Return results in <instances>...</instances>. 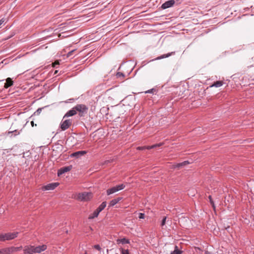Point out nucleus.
<instances>
[{
	"instance_id": "1",
	"label": "nucleus",
	"mask_w": 254,
	"mask_h": 254,
	"mask_svg": "<svg viewBox=\"0 0 254 254\" xmlns=\"http://www.w3.org/2000/svg\"><path fill=\"white\" fill-rule=\"evenodd\" d=\"M92 197V193L91 192H87L76 193L74 196L75 199L81 201H88L90 200Z\"/></svg>"
},
{
	"instance_id": "2",
	"label": "nucleus",
	"mask_w": 254,
	"mask_h": 254,
	"mask_svg": "<svg viewBox=\"0 0 254 254\" xmlns=\"http://www.w3.org/2000/svg\"><path fill=\"white\" fill-rule=\"evenodd\" d=\"M75 107L76 112H78V115L80 117H83L87 113L88 108L83 104H77Z\"/></svg>"
},
{
	"instance_id": "3",
	"label": "nucleus",
	"mask_w": 254,
	"mask_h": 254,
	"mask_svg": "<svg viewBox=\"0 0 254 254\" xmlns=\"http://www.w3.org/2000/svg\"><path fill=\"white\" fill-rule=\"evenodd\" d=\"M18 234V232L0 234V241H5L6 240H11L14 239L17 237Z\"/></svg>"
},
{
	"instance_id": "4",
	"label": "nucleus",
	"mask_w": 254,
	"mask_h": 254,
	"mask_svg": "<svg viewBox=\"0 0 254 254\" xmlns=\"http://www.w3.org/2000/svg\"><path fill=\"white\" fill-rule=\"evenodd\" d=\"M106 206V202L105 201L103 202L100 206L94 211V212L89 216V219H93L97 217L99 213L103 210Z\"/></svg>"
},
{
	"instance_id": "5",
	"label": "nucleus",
	"mask_w": 254,
	"mask_h": 254,
	"mask_svg": "<svg viewBox=\"0 0 254 254\" xmlns=\"http://www.w3.org/2000/svg\"><path fill=\"white\" fill-rule=\"evenodd\" d=\"M72 121L70 119L62 120L61 123V128L62 130H65L67 129L71 125Z\"/></svg>"
},
{
	"instance_id": "6",
	"label": "nucleus",
	"mask_w": 254,
	"mask_h": 254,
	"mask_svg": "<svg viewBox=\"0 0 254 254\" xmlns=\"http://www.w3.org/2000/svg\"><path fill=\"white\" fill-rule=\"evenodd\" d=\"M59 185V183H52L49 184L43 187L44 190H53Z\"/></svg>"
},
{
	"instance_id": "7",
	"label": "nucleus",
	"mask_w": 254,
	"mask_h": 254,
	"mask_svg": "<svg viewBox=\"0 0 254 254\" xmlns=\"http://www.w3.org/2000/svg\"><path fill=\"white\" fill-rule=\"evenodd\" d=\"M175 3V1L174 0H169L163 3L161 7L163 9H165L173 6Z\"/></svg>"
},
{
	"instance_id": "8",
	"label": "nucleus",
	"mask_w": 254,
	"mask_h": 254,
	"mask_svg": "<svg viewBox=\"0 0 254 254\" xmlns=\"http://www.w3.org/2000/svg\"><path fill=\"white\" fill-rule=\"evenodd\" d=\"M71 166L64 167L61 168L58 171V176H60L62 174L69 171L71 169Z\"/></svg>"
},
{
	"instance_id": "9",
	"label": "nucleus",
	"mask_w": 254,
	"mask_h": 254,
	"mask_svg": "<svg viewBox=\"0 0 254 254\" xmlns=\"http://www.w3.org/2000/svg\"><path fill=\"white\" fill-rule=\"evenodd\" d=\"M24 253L27 254H33L34 252V246H27L24 247Z\"/></svg>"
},
{
	"instance_id": "10",
	"label": "nucleus",
	"mask_w": 254,
	"mask_h": 254,
	"mask_svg": "<svg viewBox=\"0 0 254 254\" xmlns=\"http://www.w3.org/2000/svg\"><path fill=\"white\" fill-rule=\"evenodd\" d=\"M46 249H47V246L45 245H43L42 246L34 247V252H35V253H40L46 250Z\"/></svg>"
},
{
	"instance_id": "11",
	"label": "nucleus",
	"mask_w": 254,
	"mask_h": 254,
	"mask_svg": "<svg viewBox=\"0 0 254 254\" xmlns=\"http://www.w3.org/2000/svg\"><path fill=\"white\" fill-rule=\"evenodd\" d=\"M86 153L85 151H79L74 152L70 154V157H75L78 158L79 157L84 155Z\"/></svg>"
},
{
	"instance_id": "12",
	"label": "nucleus",
	"mask_w": 254,
	"mask_h": 254,
	"mask_svg": "<svg viewBox=\"0 0 254 254\" xmlns=\"http://www.w3.org/2000/svg\"><path fill=\"white\" fill-rule=\"evenodd\" d=\"M161 145H162V143H158V144H154V145H151V146L138 147L137 148V150H143V149H150L156 148L157 147L160 146Z\"/></svg>"
},
{
	"instance_id": "13",
	"label": "nucleus",
	"mask_w": 254,
	"mask_h": 254,
	"mask_svg": "<svg viewBox=\"0 0 254 254\" xmlns=\"http://www.w3.org/2000/svg\"><path fill=\"white\" fill-rule=\"evenodd\" d=\"M15 248H7L0 250V254H10Z\"/></svg>"
},
{
	"instance_id": "14",
	"label": "nucleus",
	"mask_w": 254,
	"mask_h": 254,
	"mask_svg": "<svg viewBox=\"0 0 254 254\" xmlns=\"http://www.w3.org/2000/svg\"><path fill=\"white\" fill-rule=\"evenodd\" d=\"M76 114V111L75 109V107H73L71 110L66 112L65 115L64 117V118L65 117H69L72 116H74Z\"/></svg>"
},
{
	"instance_id": "15",
	"label": "nucleus",
	"mask_w": 254,
	"mask_h": 254,
	"mask_svg": "<svg viewBox=\"0 0 254 254\" xmlns=\"http://www.w3.org/2000/svg\"><path fill=\"white\" fill-rule=\"evenodd\" d=\"M13 84V81L12 80L11 78L8 77L6 79V82L4 84V87L6 89L8 88V87L12 86Z\"/></svg>"
},
{
	"instance_id": "16",
	"label": "nucleus",
	"mask_w": 254,
	"mask_h": 254,
	"mask_svg": "<svg viewBox=\"0 0 254 254\" xmlns=\"http://www.w3.org/2000/svg\"><path fill=\"white\" fill-rule=\"evenodd\" d=\"M122 197H117L116 198H115L113 200H112L109 204L110 206H113L115 205H116L117 203H118L121 200H122Z\"/></svg>"
},
{
	"instance_id": "17",
	"label": "nucleus",
	"mask_w": 254,
	"mask_h": 254,
	"mask_svg": "<svg viewBox=\"0 0 254 254\" xmlns=\"http://www.w3.org/2000/svg\"><path fill=\"white\" fill-rule=\"evenodd\" d=\"M174 54H175V52H171V53H168L167 54H164V55H161V56L158 57L155 60H161L162 59L168 58Z\"/></svg>"
},
{
	"instance_id": "18",
	"label": "nucleus",
	"mask_w": 254,
	"mask_h": 254,
	"mask_svg": "<svg viewBox=\"0 0 254 254\" xmlns=\"http://www.w3.org/2000/svg\"><path fill=\"white\" fill-rule=\"evenodd\" d=\"M117 243L119 244H129L130 243L129 240L128 239H127L125 238H124L123 239H118L117 240Z\"/></svg>"
},
{
	"instance_id": "19",
	"label": "nucleus",
	"mask_w": 254,
	"mask_h": 254,
	"mask_svg": "<svg viewBox=\"0 0 254 254\" xmlns=\"http://www.w3.org/2000/svg\"><path fill=\"white\" fill-rule=\"evenodd\" d=\"M117 191L118 189H116V187H114L107 190V194L109 195Z\"/></svg>"
},
{
	"instance_id": "20",
	"label": "nucleus",
	"mask_w": 254,
	"mask_h": 254,
	"mask_svg": "<svg viewBox=\"0 0 254 254\" xmlns=\"http://www.w3.org/2000/svg\"><path fill=\"white\" fill-rule=\"evenodd\" d=\"M223 81H217L214 82L210 87H219L223 85Z\"/></svg>"
},
{
	"instance_id": "21",
	"label": "nucleus",
	"mask_w": 254,
	"mask_h": 254,
	"mask_svg": "<svg viewBox=\"0 0 254 254\" xmlns=\"http://www.w3.org/2000/svg\"><path fill=\"white\" fill-rule=\"evenodd\" d=\"M190 164V162L188 161H184L183 162L177 164L176 166V167L180 168L183 166H185V165H186L187 164Z\"/></svg>"
},
{
	"instance_id": "22",
	"label": "nucleus",
	"mask_w": 254,
	"mask_h": 254,
	"mask_svg": "<svg viewBox=\"0 0 254 254\" xmlns=\"http://www.w3.org/2000/svg\"><path fill=\"white\" fill-rule=\"evenodd\" d=\"M190 164V162L188 161H184L183 162L177 164L176 166V167L180 168L183 166H185V165H186L187 164Z\"/></svg>"
},
{
	"instance_id": "23",
	"label": "nucleus",
	"mask_w": 254,
	"mask_h": 254,
	"mask_svg": "<svg viewBox=\"0 0 254 254\" xmlns=\"http://www.w3.org/2000/svg\"><path fill=\"white\" fill-rule=\"evenodd\" d=\"M181 253H182V251H180L178 249V247L177 246H176L175 247L174 251L172 252L171 253V254H181Z\"/></svg>"
},
{
	"instance_id": "24",
	"label": "nucleus",
	"mask_w": 254,
	"mask_h": 254,
	"mask_svg": "<svg viewBox=\"0 0 254 254\" xmlns=\"http://www.w3.org/2000/svg\"><path fill=\"white\" fill-rule=\"evenodd\" d=\"M116 189H118V191L123 190L125 188V185L124 184H121L115 186Z\"/></svg>"
},
{
	"instance_id": "25",
	"label": "nucleus",
	"mask_w": 254,
	"mask_h": 254,
	"mask_svg": "<svg viewBox=\"0 0 254 254\" xmlns=\"http://www.w3.org/2000/svg\"><path fill=\"white\" fill-rule=\"evenodd\" d=\"M12 133H15L14 135L16 136V135L19 134L20 133V132L17 131V130H13V131H8L7 134H9Z\"/></svg>"
},
{
	"instance_id": "26",
	"label": "nucleus",
	"mask_w": 254,
	"mask_h": 254,
	"mask_svg": "<svg viewBox=\"0 0 254 254\" xmlns=\"http://www.w3.org/2000/svg\"><path fill=\"white\" fill-rule=\"evenodd\" d=\"M166 219H167V217L165 216L163 217V218L162 220V222H161V226L162 227L164 226L165 225L166 222Z\"/></svg>"
},
{
	"instance_id": "27",
	"label": "nucleus",
	"mask_w": 254,
	"mask_h": 254,
	"mask_svg": "<svg viewBox=\"0 0 254 254\" xmlns=\"http://www.w3.org/2000/svg\"><path fill=\"white\" fill-rule=\"evenodd\" d=\"M121 251L122 254H129L128 250H124L123 249H121Z\"/></svg>"
},
{
	"instance_id": "28",
	"label": "nucleus",
	"mask_w": 254,
	"mask_h": 254,
	"mask_svg": "<svg viewBox=\"0 0 254 254\" xmlns=\"http://www.w3.org/2000/svg\"><path fill=\"white\" fill-rule=\"evenodd\" d=\"M208 198L209 199V201H210L211 204L212 205V207H213L214 209H215L214 203L213 201L212 200L211 196L209 195V197H208Z\"/></svg>"
},
{
	"instance_id": "29",
	"label": "nucleus",
	"mask_w": 254,
	"mask_h": 254,
	"mask_svg": "<svg viewBox=\"0 0 254 254\" xmlns=\"http://www.w3.org/2000/svg\"><path fill=\"white\" fill-rule=\"evenodd\" d=\"M145 217V214L143 213H139L138 218L139 219H144Z\"/></svg>"
},
{
	"instance_id": "30",
	"label": "nucleus",
	"mask_w": 254,
	"mask_h": 254,
	"mask_svg": "<svg viewBox=\"0 0 254 254\" xmlns=\"http://www.w3.org/2000/svg\"><path fill=\"white\" fill-rule=\"evenodd\" d=\"M94 248L97 250L99 251H100L101 250V248L100 246L99 245H96L94 246Z\"/></svg>"
},
{
	"instance_id": "31",
	"label": "nucleus",
	"mask_w": 254,
	"mask_h": 254,
	"mask_svg": "<svg viewBox=\"0 0 254 254\" xmlns=\"http://www.w3.org/2000/svg\"><path fill=\"white\" fill-rule=\"evenodd\" d=\"M11 248H15V249L13 250L12 253L18 251V250H19L21 248V247H11Z\"/></svg>"
},
{
	"instance_id": "32",
	"label": "nucleus",
	"mask_w": 254,
	"mask_h": 254,
	"mask_svg": "<svg viewBox=\"0 0 254 254\" xmlns=\"http://www.w3.org/2000/svg\"><path fill=\"white\" fill-rule=\"evenodd\" d=\"M153 89H149L145 92V93H151L153 92Z\"/></svg>"
},
{
	"instance_id": "33",
	"label": "nucleus",
	"mask_w": 254,
	"mask_h": 254,
	"mask_svg": "<svg viewBox=\"0 0 254 254\" xmlns=\"http://www.w3.org/2000/svg\"><path fill=\"white\" fill-rule=\"evenodd\" d=\"M117 75L118 76H124V74L123 73H122V72H118L117 74Z\"/></svg>"
},
{
	"instance_id": "34",
	"label": "nucleus",
	"mask_w": 254,
	"mask_h": 254,
	"mask_svg": "<svg viewBox=\"0 0 254 254\" xmlns=\"http://www.w3.org/2000/svg\"><path fill=\"white\" fill-rule=\"evenodd\" d=\"M73 52V51L68 52L67 54V57H70L71 55V54Z\"/></svg>"
},
{
	"instance_id": "35",
	"label": "nucleus",
	"mask_w": 254,
	"mask_h": 254,
	"mask_svg": "<svg viewBox=\"0 0 254 254\" xmlns=\"http://www.w3.org/2000/svg\"><path fill=\"white\" fill-rule=\"evenodd\" d=\"M4 22V20L1 19L0 20V26Z\"/></svg>"
},
{
	"instance_id": "36",
	"label": "nucleus",
	"mask_w": 254,
	"mask_h": 254,
	"mask_svg": "<svg viewBox=\"0 0 254 254\" xmlns=\"http://www.w3.org/2000/svg\"><path fill=\"white\" fill-rule=\"evenodd\" d=\"M40 110H41V109H38L37 112H38V111L40 112Z\"/></svg>"
},
{
	"instance_id": "37",
	"label": "nucleus",
	"mask_w": 254,
	"mask_h": 254,
	"mask_svg": "<svg viewBox=\"0 0 254 254\" xmlns=\"http://www.w3.org/2000/svg\"><path fill=\"white\" fill-rule=\"evenodd\" d=\"M40 110H41V109H38L37 112H38V111L40 112Z\"/></svg>"
},
{
	"instance_id": "38",
	"label": "nucleus",
	"mask_w": 254,
	"mask_h": 254,
	"mask_svg": "<svg viewBox=\"0 0 254 254\" xmlns=\"http://www.w3.org/2000/svg\"><path fill=\"white\" fill-rule=\"evenodd\" d=\"M31 124H32V126H33V125L34 124V122H33V121H32V122H31Z\"/></svg>"
}]
</instances>
